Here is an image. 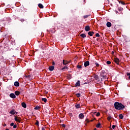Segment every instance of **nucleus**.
Segmentation results:
<instances>
[{
  "label": "nucleus",
  "instance_id": "obj_1",
  "mask_svg": "<svg viewBox=\"0 0 130 130\" xmlns=\"http://www.w3.org/2000/svg\"><path fill=\"white\" fill-rule=\"evenodd\" d=\"M114 106L115 109H118V110H121V109H123V108H124V106L118 102H115L114 104Z\"/></svg>",
  "mask_w": 130,
  "mask_h": 130
},
{
  "label": "nucleus",
  "instance_id": "obj_2",
  "mask_svg": "<svg viewBox=\"0 0 130 130\" xmlns=\"http://www.w3.org/2000/svg\"><path fill=\"white\" fill-rule=\"evenodd\" d=\"M15 121L17 122H21V118L15 116L14 118Z\"/></svg>",
  "mask_w": 130,
  "mask_h": 130
},
{
  "label": "nucleus",
  "instance_id": "obj_3",
  "mask_svg": "<svg viewBox=\"0 0 130 130\" xmlns=\"http://www.w3.org/2000/svg\"><path fill=\"white\" fill-rule=\"evenodd\" d=\"M84 114L83 113H80L79 115V118L80 119H83L84 118Z\"/></svg>",
  "mask_w": 130,
  "mask_h": 130
},
{
  "label": "nucleus",
  "instance_id": "obj_4",
  "mask_svg": "<svg viewBox=\"0 0 130 130\" xmlns=\"http://www.w3.org/2000/svg\"><path fill=\"white\" fill-rule=\"evenodd\" d=\"M90 64V62H89V61H86L84 62V67H88V66H89Z\"/></svg>",
  "mask_w": 130,
  "mask_h": 130
},
{
  "label": "nucleus",
  "instance_id": "obj_5",
  "mask_svg": "<svg viewBox=\"0 0 130 130\" xmlns=\"http://www.w3.org/2000/svg\"><path fill=\"white\" fill-rule=\"evenodd\" d=\"M85 30L86 31H90V26L89 25L85 26Z\"/></svg>",
  "mask_w": 130,
  "mask_h": 130
},
{
  "label": "nucleus",
  "instance_id": "obj_6",
  "mask_svg": "<svg viewBox=\"0 0 130 130\" xmlns=\"http://www.w3.org/2000/svg\"><path fill=\"white\" fill-rule=\"evenodd\" d=\"M14 86H15V87H19V86H20V83H19L18 81H16L14 82Z\"/></svg>",
  "mask_w": 130,
  "mask_h": 130
},
{
  "label": "nucleus",
  "instance_id": "obj_7",
  "mask_svg": "<svg viewBox=\"0 0 130 130\" xmlns=\"http://www.w3.org/2000/svg\"><path fill=\"white\" fill-rule=\"evenodd\" d=\"M10 96L11 98H13V99H15V98H16V95L14 93H11L10 94Z\"/></svg>",
  "mask_w": 130,
  "mask_h": 130
},
{
  "label": "nucleus",
  "instance_id": "obj_8",
  "mask_svg": "<svg viewBox=\"0 0 130 130\" xmlns=\"http://www.w3.org/2000/svg\"><path fill=\"white\" fill-rule=\"evenodd\" d=\"M49 71H52L54 70V66H50L49 67Z\"/></svg>",
  "mask_w": 130,
  "mask_h": 130
},
{
  "label": "nucleus",
  "instance_id": "obj_9",
  "mask_svg": "<svg viewBox=\"0 0 130 130\" xmlns=\"http://www.w3.org/2000/svg\"><path fill=\"white\" fill-rule=\"evenodd\" d=\"M115 62H116V63L118 64V63L119 62V59H118L117 58H115Z\"/></svg>",
  "mask_w": 130,
  "mask_h": 130
},
{
  "label": "nucleus",
  "instance_id": "obj_10",
  "mask_svg": "<svg viewBox=\"0 0 130 130\" xmlns=\"http://www.w3.org/2000/svg\"><path fill=\"white\" fill-rule=\"evenodd\" d=\"M70 62L67 60H63V64H68Z\"/></svg>",
  "mask_w": 130,
  "mask_h": 130
},
{
  "label": "nucleus",
  "instance_id": "obj_11",
  "mask_svg": "<svg viewBox=\"0 0 130 130\" xmlns=\"http://www.w3.org/2000/svg\"><path fill=\"white\" fill-rule=\"evenodd\" d=\"M21 105L24 108H26V107H27V105H26L25 103H22Z\"/></svg>",
  "mask_w": 130,
  "mask_h": 130
},
{
  "label": "nucleus",
  "instance_id": "obj_12",
  "mask_svg": "<svg viewBox=\"0 0 130 130\" xmlns=\"http://www.w3.org/2000/svg\"><path fill=\"white\" fill-rule=\"evenodd\" d=\"M88 34V35H89V36H93V34H94V32L89 31Z\"/></svg>",
  "mask_w": 130,
  "mask_h": 130
},
{
  "label": "nucleus",
  "instance_id": "obj_13",
  "mask_svg": "<svg viewBox=\"0 0 130 130\" xmlns=\"http://www.w3.org/2000/svg\"><path fill=\"white\" fill-rule=\"evenodd\" d=\"M107 26L109 27L110 28V27H111V23L109 22H108L107 23Z\"/></svg>",
  "mask_w": 130,
  "mask_h": 130
},
{
  "label": "nucleus",
  "instance_id": "obj_14",
  "mask_svg": "<svg viewBox=\"0 0 130 130\" xmlns=\"http://www.w3.org/2000/svg\"><path fill=\"white\" fill-rule=\"evenodd\" d=\"M39 8H40V9H43L44 7L43 5L41 4H39L38 5Z\"/></svg>",
  "mask_w": 130,
  "mask_h": 130
},
{
  "label": "nucleus",
  "instance_id": "obj_15",
  "mask_svg": "<svg viewBox=\"0 0 130 130\" xmlns=\"http://www.w3.org/2000/svg\"><path fill=\"white\" fill-rule=\"evenodd\" d=\"M15 95H16V96H19V95H20V92H19V91H16L15 92Z\"/></svg>",
  "mask_w": 130,
  "mask_h": 130
},
{
  "label": "nucleus",
  "instance_id": "obj_16",
  "mask_svg": "<svg viewBox=\"0 0 130 130\" xmlns=\"http://www.w3.org/2000/svg\"><path fill=\"white\" fill-rule=\"evenodd\" d=\"M42 101H44V102H45V103H46L47 100L46 98H43V99H42Z\"/></svg>",
  "mask_w": 130,
  "mask_h": 130
},
{
  "label": "nucleus",
  "instance_id": "obj_17",
  "mask_svg": "<svg viewBox=\"0 0 130 130\" xmlns=\"http://www.w3.org/2000/svg\"><path fill=\"white\" fill-rule=\"evenodd\" d=\"M80 36H81V37H82V38H85L86 37V35L84 34H82Z\"/></svg>",
  "mask_w": 130,
  "mask_h": 130
},
{
  "label": "nucleus",
  "instance_id": "obj_18",
  "mask_svg": "<svg viewBox=\"0 0 130 130\" xmlns=\"http://www.w3.org/2000/svg\"><path fill=\"white\" fill-rule=\"evenodd\" d=\"M119 118H120V119H123V115H122V114H120L119 115Z\"/></svg>",
  "mask_w": 130,
  "mask_h": 130
},
{
  "label": "nucleus",
  "instance_id": "obj_19",
  "mask_svg": "<svg viewBox=\"0 0 130 130\" xmlns=\"http://www.w3.org/2000/svg\"><path fill=\"white\" fill-rule=\"evenodd\" d=\"M76 108H80V107H81V105H80V104H77V105H76Z\"/></svg>",
  "mask_w": 130,
  "mask_h": 130
},
{
  "label": "nucleus",
  "instance_id": "obj_20",
  "mask_svg": "<svg viewBox=\"0 0 130 130\" xmlns=\"http://www.w3.org/2000/svg\"><path fill=\"white\" fill-rule=\"evenodd\" d=\"M11 114H15V110H12L10 111Z\"/></svg>",
  "mask_w": 130,
  "mask_h": 130
},
{
  "label": "nucleus",
  "instance_id": "obj_21",
  "mask_svg": "<svg viewBox=\"0 0 130 130\" xmlns=\"http://www.w3.org/2000/svg\"><path fill=\"white\" fill-rule=\"evenodd\" d=\"M101 126V123H99L96 125V127L99 128V127H100Z\"/></svg>",
  "mask_w": 130,
  "mask_h": 130
},
{
  "label": "nucleus",
  "instance_id": "obj_22",
  "mask_svg": "<svg viewBox=\"0 0 130 130\" xmlns=\"http://www.w3.org/2000/svg\"><path fill=\"white\" fill-rule=\"evenodd\" d=\"M77 86H80V81H78L76 84Z\"/></svg>",
  "mask_w": 130,
  "mask_h": 130
},
{
  "label": "nucleus",
  "instance_id": "obj_23",
  "mask_svg": "<svg viewBox=\"0 0 130 130\" xmlns=\"http://www.w3.org/2000/svg\"><path fill=\"white\" fill-rule=\"evenodd\" d=\"M126 75L128 77L129 80H130V73H127Z\"/></svg>",
  "mask_w": 130,
  "mask_h": 130
},
{
  "label": "nucleus",
  "instance_id": "obj_24",
  "mask_svg": "<svg viewBox=\"0 0 130 130\" xmlns=\"http://www.w3.org/2000/svg\"><path fill=\"white\" fill-rule=\"evenodd\" d=\"M76 96L79 98V97H81V93H77L76 94Z\"/></svg>",
  "mask_w": 130,
  "mask_h": 130
},
{
  "label": "nucleus",
  "instance_id": "obj_25",
  "mask_svg": "<svg viewBox=\"0 0 130 130\" xmlns=\"http://www.w3.org/2000/svg\"><path fill=\"white\" fill-rule=\"evenodd\" d=\"M94 78L95 80H98V75H94Z\"/></svg>",
  "mask_w": 130,
  "mask_h": 130
},
{
  "label": "nucleus",
  "instance_id": "obj_26",
  "mask_svg": "<svg viewBox=\"0 0 130 130\" xmlns=\"http://www.w3.org/2000/svg\"><path fill=\"white\" fill-rule=\"evenodd\" d=\"M68 70V67L65 66L64 67L62 68V70Z\"/></svg>",
  "mask_w": 130,
  "mask_h": 130
},
{
  "label": "nucleus",
  "instance_id": "obj_27",
  "mask_svg": "<svg viewBox=\"0 0 130 130\" xmlns=\"http://www.w3.org/2000/svg\"><path fill=\"white\" fill-rule=\"evenodd\" d=\"M36 125H38V126H39V122L38 121H37L36 122Z\"/></svg>",
  "mask_w": 130,
  "mask_h": 130
},
{
  "label": "nucleus",
  "instance_id": "obj_28",
  "mask_svg": "<svg viewBox=\"0 0 130 130\" xmlns=\"http://www.w3.org/2000/svg\"><path fill=\"white\" fill-rule=\"evenodd\" d=\"M112 117L111 116H109L108 117V120H110V119H111Z\"/></svg>",
  "mask_w": 130,
  "mask_h": 130
},
{
  "label": "nucleus",
  "instance_id": "obj_29",
  "mask_svg": "<svg viewBox=\"0 0 130 130\" xmlns=\"http://www.w3.org/2000/svg\"><path fill=\"white\" fill-rule=\"evenodd\" d=\"M78 69H82V66L80 65H77Z\"/></svg>",
  "mask_w": 130,
  "mask_h": 130
},
{
  "label": "nucleus",
  "instance_id": "obj_30",
  "mask_svg": "<svg viewBox=\"0 0 130 130\" xmlns=\"http://www.w3.org/2000/svg\"><path fill=\"white\" fill-rule=\"evenodd\" d=\"M95 36L96 37H100V35L98 33L96 34Z\"/></svg>",
  "mask_w": 130,
  "mask_h": 130
},
{
  "label": "nucleus",
  "instance_id": "obj_31",
  "mask_svg": "<svg viewBox=\"0 0 130 130\" xmlns=\"http://www.w3.org/2000/svg\"><path fill=\"white\" fill-rule=\"evenodd\" d=\"M107 64H110V63H111V62L110 61H107Z\"/></svg>",
  "mask_w": 130,
  "mask_h": 130
},
{
  "label": "nucleus",
  "instance_id": "obj_32",
  "mask_svg": "<svg viewBox=\"0 0 130 130\" xmlns=\"http://www.w3.org/2000/svg\"><path fill=\"white\" fill-rule=\"evenodd\" d=\"M120 4H121V5H125V4L124 3V2H122V1H121V2H120Z\"/></svg>",
  "mask_w": 130,
  "mask_h": 130
},
{
  "label": "nucleus",
  "instance_id": "obj_33",
  "mask_svg": "<svg viewBox=\"0 0 130 130\" xmlns=\"http://www.w3.org/2000/svg\"><path fill=\"white\" fill-rule=\"evenodd\" d=\"M95 64L96 67H99V63L95 62Z\"/></svg>",
  "mask_w": 130,
  "mask_h": 130
},
{
  "label": "nucleus",
  "instance_id": "obj_34",
  "mask_svg": "<svg viewBox=\"0 0 130 130\" xmlns=\"http://www.w3.org/2000/svg\"><path fill=\"white\" fill-rule=\"evenodd\" d=\"M99 115H100V113L98 112V113L96 114V116H99Z\"/></svg>",
  "mask_w": 130,
  "mask_h": 130
},
{
  "label": "nucleus",
  "instance_id": "obj_35",
  "mask_svg": "<svg viewBox=\"0 0 130 130\" xmlns=\"http://www.w3.org/2000/svg\"><path fill=\"white\" fill-rule=\"evenodd\" d=\"M115 127H116V126L115 125H113L112 126V127L113 129H114V128H115Z\"/></svg>",
  "mask_w": 130,
  "mask_h": 130
},
{
  "label": "nucleus",
  "instance_id": "obj_36",
  "mask_svg": "<svg viewBox=\"0 0 130 130\" xmlns=\"http://www.w3.org/2000/svg\"><path fill=\"white\" fill-rule=\"evenodd\" d=\"M13 128H17V125L16 124H15L14 126H13Z\"/></svg>",
  "mask_w": 130,
  "mask_h": 130
},
{
  "label": "nucleus",
  "instance_id": "obj_37",
  "mask_svg": "<svg viewBox=\"0 0 130 130\" xmlns=\"http://www.w3.org/2000/svg\"><path fill=\"white\" fill-rule=\"evenodd\" d=\"M10 125H11V126H14V123H11V124H10Z\"/></svg>",
  "mask_w": 130,
  "mask_h": 130
},
{
  "label": "nucleus",
  "instance_id": "obj_38",
  "mask_svg": "<svg viewBox=\"0 0 130 130\" xmlns=\"http://www.w3.org/2000/svg\"><path fill=\"white\" fill-rule=\"evenodd\" d=\"M25 77H26L27 79H29V78H30V76H25Z\"/></svg>",
  "mask_w": 130,
  "mask_h": 130
},
{
  "label": "nucleus",
  "instance_id": "obj_39",
  "mask_svg": "<svg viewBox=\"0 0 130 130\" xmlns=\"http://www.w3.org/2000/svg\"><path fill=\"white\" fill-rule=\"evenodd\" d=\"M86 122H90V121H89V120H88V119H86Z\"/></svg>",
  "mask_w": 130,
  "mask_h": 130
},
{
  "label": "nucleus",
  "instance_id": "obj_40",
  "mask_svg": "<svg viewBox=\"0 0 130 130\" xmlns=\"http://www.w3.org/2000/svg\"><path fill=\"white\" fill-rule=\"evenodd\" d=\"M62 126H63V127H64L66 126V125H65L64 124H63L62 125Z\"/></svg>",
  "mask_w": 130,
  "mask_h": 130
},
{
  "label": "nucleus",
  "instance_id": "obj_41",
  "mask_svg": "<svg viewBox=\"0 0 130 130\" xmlns=\"http://www.w3.org/2000/svg\"><path fill=\"white\" fill-rule=\"evenodd\" d=\"M42 130H45V128L42 127Z\"/></svg>",
  "mask_w": 130,
  "mask_h": 130
},
{
  "label": "nucleus",
  "instance_id": "obj_42",
  "mask_svg": "<svg viewBox=\"0 0 130 130\" xmlns=\"http://www.w3.org/2000/svg\"><path fill=\"white\" fill-rule=\"evenodd\" d=\"M84 18H88V16H84Z\"/></svg>",
  "mask_w": 130,
  "mask_h": 130
},
{
  "label": "nucleus",
  "instance_id": "obj_43",
  "mask_svg": "<svg viewBox=\"0 0 130 130\" xmlns=\"http://www.w3.org/2000/svg\"><path fill=\"white\" fill-rule=\"evenodd\" d=\"M103 78L105 79V76H103Z\"/></svg>",
  "mask_w": 130,
  "mask_h": 130
},
{
  "label": "nucleus",
  "instance_id": "obj_44",
  "mask_svg": "<svg viewBox=\"0 0 130 130\" xmlns=\"http://www.w3.org/2000/svg\"><path fill=\"white\" fill-rule=\"evenodd\" d=\"M6 130H9V128H7V129H6Z\"/></svg>",
  "mask_w": 130,
  "mask_h": 130
},
{
  "label": "nucleus",
  "instance_id": "obj_45",
  "mask_svg": "<svg viewBox=\"0 0 130 130\" xmlns=\"http://www.w3.org/2000/svg\"><path fill=\"white\" fill-rule=\"evenodd\" d=\"M93 121V120H91V121Z\"/></svg>",
  "mask_w": 130,
  "mask_h": 130
},
{
  "label": "nucleus",
  "instance_id": "obj_46",
  "mask_svg": "<svg viewBox=\"0 0 130 130\" xmlns=\"http://www.w3.org/2000/svg\"><path fill=\"white\" fill-rule=\"evenodd\" d=\"M94 130H96V128H95Z\"/></svg>",
  "mask_w": 130,
  "mask_h": 130
}]
</instances>
